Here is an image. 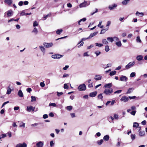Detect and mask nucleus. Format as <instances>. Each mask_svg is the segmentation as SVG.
<instances>
[{"label":"nucleus","mask_w":147,"mask_h":147,"mask_svg":"<svg viewBox=\"0 0 147 147\" xmlns=\"http://www.w3.org/2000/svg\"><path fill=\"white\" fill-rule=\"evenodd\" d=\"M113 92V90L112 88H106L104 90L103 93L107 96H109L112 95Z\"/></svg>","instance_id":"1"},{"label":"nucleus","mask_w":147,"mask_h":147,"mask_svg":"<svg viewBox=\"0 0 147 147\" xmlns=\"http://www.w3.org/2000/svg\"><path fill=\"white\" fill-rule=\"evenodd\" d=\"M86 86L84 84L80 85L78 88V89L82 91H85L86 89Z\"/></svg>","instance_id":"2"},{"label":"nucleus","mask_w":147,"mask_h":147,"mask_svg":"<svg viewBox=\"0 0 147 147\" xmlns=\"http://www.w3.org/2000/svg\"><path fill=\"white\" fill-rule=\"evenodd\" d=\"M135 62L134 61L133 62H130L125 66V69H128L132 67L135 64Z\"/></svg>","instance_id":"3"},{"label":"nucleus","mask_w":147,"mask_h":147,"mask_svg":"<svg viewBox=\"0 0 147 147\" xmlns=\"http://www.w3.org/2000/svg\"><path fill=\"white\" fill-rule=\"evenodd\" d=\"M44 46L46 48H49L53 46V44L52 42L47 43L44 42L43 44Z\"/></svg>","instance_id":"4"},{"label":"nucleus","mask_w":147,"mask_h":147,"mask_svg":"<svg viewBox=\"0 0 147 147\" xmlns=\"http://www.w3.org/2000/svg\"><path fill=\"white\" fill-rule=\"evenodd\" d=\"M119 80L121 81L126 82L128 80V78L126 76L122 75L121 76Z\"/></svg>","instance_id":"5"},{"label":"nucleus","mask_w":147,"mask_h":147,"mask_svg":"<svg viewBox=\"0 0 147 147\" xmlns=\"http://www.w3.org/2000/svg\"><path fill=\"white\" fill-rule=\"evenodd\" d=\"M117 6V5L116 4H113L109 5L108 7V8L110 10H112L116 8Z\"/></svg>","instance_id":"6"},{"label":"nucleus","mask_w":147,"mask_h":147,"mask_svg":"<svg viewBox=\"0 0 147 147\" xmlns=\"http://www.w3.org/2000/svg\"><path fill=\"white\" fill-rule=\"evenodd\" d=\"M27 145L25 142L23 143H19L17 144L16 146V147H27Z\"/></svg>","instance_id":"7"},{"label":"nucleus","mask_w":147,"mask_h":147,"mask_svg":"<svg viewBox=\"0 0 147 147\" xmlns=\"http://www.w3.org/2000/svg\"><path fill=\"white\" fill-rule=\"evenodd\" d=\"M120 100L121 101L125 102L128 101L129 98L125 96H123L120 99Z\"/></svg>","instance_id":"8"},{"label":"nucleus","mask_w":147,"mask_h":147,"mask_svg":"<svg viewBox=\"0 0 147 147\" xmlns=\"http://www.w3.org/2000/svg\"><path fill=\"white\" fill-rule=\"evenodd\" d=\"M63 56V55H61L59 54H56L52 55L51 57L53 59H59L62 57Z\"/></svg>","instance_id":"9"},{"label":"nucleus","mask_w":147,"mask_h":147,"mask_svg":"<svg viewBox=\"0 0 147 147\" xmlns=\"http://www.w3.org/2000/svg\"><path fill=\"white\" fill-rule=\"evenodd\" d=\"M90 3H88L86 1H84V2L80 4V7H84L87 5H88Z\"/></svg>","instance_id":"10"},{"label":"nucleus","mask_w":147,"mask_h":147,"mask_svg":"<svg viewBox=\"0 0 147 147\" xmlns=\"http://www.w3.org/2000/svg\"><path fill=\"white\" fill-rule=\"evenodd\" d=\"M35 109V107H33L32 106H30L29 107L28 106L27 107L26 110L28 112H30L31 111H33Z\"/></svg>","instance_id":"11"},{"label":"nucleus","mask_w":147,"mask_h":147,"mask_svg":"<svg viewBox=\"0 0 147 147\" xmlns=\"http://www.w3.org/2000/svg\"><path fill=\"white\" fill-rule=\"evenodd\" d=\"M112 83H109L105 84L104 86V88H111V87L112 86Z\"/></svg>","instance_id":"12"},{"label":"nucleus","mask_w":147,"mask_h":147,"mask_svg":"<svg viewBox=\"0 0 147 147\" xmlns=\"http://www.w3.org/2000/svg\"><path fill=\"white\" fill-rule=\"evenodd\" d=\"M43 145L44 143L42 141H39L36 144V145L37 147H43Z\"/></svg>","instance_id":"13"},{"label":"nucleus","mask_w":147,"mask_h":147,"mask_svg":"<svg viewBox=\"0 0 147 147\" xmlns=\"http://www.w3.org/2000/svg\"><path fill=\"white\" fill-rule=\"evenodd\" d=\"M102 78V76L99 75H96L94 77V79L96 81L100 80Z\"/></svg>","instance_id":"14"},{"label":"nucleus","mask_w":147,"mask_h":147,"mask_svg":"<svg viewBox=\"0 0 147 147\" xmlns=\"http://www.w3.org/2000/svg\"><path fill=\"white\" fill-rule=\"evenodd\" d=\"M4 2L9 5H10L12 4L13 1L12 0H5Z\"/></svg>","instance_id":"15"},{"label":"nucleus","mask_w":147,"mask_h":147,"mask_svg":"<svg viewBox=\"0 0 147 147\" xmlns=\"http://www.w3.org/2000/svg\"><path fill=\"white\" fill-rule=\"evenodd\" d=\"M6 13H7V16L8 17H10L13 15V12L12 10H10L7 11Z\"/></svg>","instance_id":"16"},{"label":"nucleus","mask_w":147,"mask_h":147,"mask_svg":"<svg viewBox=\"0 0 147 147\" xmlns=\"http://www.w3.org/2000/svg\"><path fill=\"white\" fill-rule=\"evenodd\" d=\"M39 48L41 51L43 53V55H44L45 52V49L44 47L42 46H39Z\"/></svg>","instance_id":"17"},{"label":"nucleus","mask_w":147,"mask_h":147,"mask_svg":"<svg viewBox=\"0 0 147 147\" xmlns=\"http://www.w3.org/2000/svg\"><path fill=\"white\" fill-rule=\"evenodd\" d=\"M98 32H94L93 33H91L88 37V38H89V39L91 38L93 36L96 35L98 34Z\"/></svg>","instance_id":"18"},{"label":"nucleus","mask_w":147,"mask_h":147,"mask_svg":"<svg viewBox=\"0 0 147 147\" xmlns=\"http://www.w3.org/2000/svg\"><path fill=\"white\" fill-rule=\"evenodd\" d=\"M97 92L96 91L90 94L89 96L91 97H94L96 95Z\"/></svg>","instance_id":"19"},{"label":"nucleus","mask_w":147,"mask_h":147,"mask_svg":"<svg viewBox=\"0 0 147 147\" xmlns=\"http://www.w3.org/2000/svg\"><path fill=\"white\" fill-rule=\"evenodd\" d=\"M136 16H140L141 17H142L144 15V13L143 12L140 13L138 11H137L136 13Z\"/></svg>","instance_id":"20"},{"label":"nucleus","mask_w":147,"mask_h":147,"mask_svg":"<svg viewBox=\"0 0 147 147\" xmlns=\"http://www.w3.org/2000/svg\"><path fill=\"white\" fill-rule=\"evenodd\" d=\"M136 58L137 60L140 61L142 59L143 57L141 55H139L137 56Z\"/></svg>","instance_id":"21"},{"label":"nucleus","mask_w":147,"mask_h":147,"mask_svg":"<svg viewBox=\"0 0 147 147\" xmlns=\"http://www.w3.org/2000/svg\"><path fill=\"white\" fill-rule=\"evenodd\" d=\"M31 13H25V12L24 11H22V12L20 13V15L21 16H24V15H30L31 14Z\"/></svg>","instance_id":"22"},{"label":"nucleus","mask_w":147,"mask_h":147,"mask_svg":"<svg viewBox=\"0 0 147 147\" xmlns=\"http://www.w3.org/2000/svg\"><path fill=\"white\" fill-rule=\"evenodd\" d=\"M18 96L21 97H23L24 95L23 92L21 90H19L18 92Z\"/></svg>","instance_id":"23"},{"label":"nucleus","mask_w":147,"mask_h":147,"mask_svg":"<svg viewBox=\"0 0 147 147\" xmlns=\"http://www.w3.org/2000/svg\"><path fill=\"white\" fill-rule=\"evenodd\" d=\"M109 136L108 135H107L104 137L103 140H105L107 141L109 140Z\"/></svg>","instance_id":"24"},{"label":"nucleus","mask_w":147,"mask_h":147,"mask_svg":"<svg viewBox=\"0 0 147 147\" xmlns=\"http://www.w3.org/2000/svg\"><path fill=\"white\" fill-rule=\"evenodd\" d=\"M134 90V89L133 88H129L126 94H127L130 93L133 91Z\"/></svg>","instance_id":"25"},{"label":"nucleus","mask_w":147,"mask_h":147,"mask_svg":"<svg viewBox=\"0 0 147 147\" xmlns=\"http://www.w3.org/2000/svg\"><path fill=\"white\" fill-rule=\"evenodd\" d=\"M11 92V90L9 86H8V89H7L6 94H10Z\"/></svg>","instance_id":"26"},{"label":"nucleus","mask_w":147,"mask_h":147,"mask_svg":"<svg viewBox=\"0 0 147 147\" xmlns=\"http://www.w3.org/2000/svg\"><path fill=\"white\" fill-rule=\"evenodd\" d=\"M130 0H124L122 2V3L123 5H126L129 2Z\"/></svg>","instance_id":"27"},{"label":"nucleus","mask_w":147,"mask_h":147,"mask_svg":"<svg viewBox=\"0 0 147 147\" xmlns=\"http://www.w3.org/2000/svg\"><path fill=\"white\" fill-rule=\"evenodd\" d=\"M116 71H113L110 72L109 75L110 76H113L116 74Z\"/></svg>","instance_id":"28"},{"label":"nucleus","mask_w":147,"mask_h":147,"mask_svg":"<svg viewBox=\"0 0 147 147\" xmlns=\"http://www.w3.org/2000/svg\"><path fill=\"white\" fill-rule=\"evenodd\" d=\"M102 43L105 45H107L109 44L108 42L105 39H103L102 40Z\"/></svg>","instance_id":"29"},{"label":"nucleus","mask_w":147,"mask_h":147,"mask_svg":"<svg viewBox=\"0 0 147 147\" xmlns=\"http://www.w3.org/2000/svg\"><path fill=\"white\" fill-rule=\"evenodd\" d=\"M115 44L118 47H121V41L119 40V41L116 42Z\"/></svg>","instance_id":"30"},{"label":"nucleus","mask_w":147,"mask_h":147,"mask_svg":"<svg viewBox=\"0 0 147 147\" xmlns=\"http://www.w3.org/2000/svg\"><path fill=\"white\" fill-rule=\"evenodd\" d=\"M32 32L34 33L35 34H36L38 32V30L36 28H34V30L32 31Z\"/></svg>","instance_id":"31"},{"label":"nucleus","mask_w":147,"mask_h":147,"mask_svg":"<svg viewBox=\"0 0 147 147\" xmlns=\"http://www.w3.org/2000/svg\"><path fill=\"white\" fill-rule=\"evenodd\" d=\"M107 39L111 42H112L114 41L113 38V37H108Z\"/></svg>","instance_id":"32"},{"label":"nucleus","mask_w":147,"mask_h":147,"mask_svg":"<svg viewBox=\"0 0 147 147\" xmlns=\"http://www.w3.org/2000/svg\"><path fill=\"white\" fill-rule=\"evenodd\" d=\"M63 31L62 29H58L57 30L56 32L57 34H60Z\"/></svg>","instance_id":"33"},{"label":"nucleus","mask_w":147,"mask_h":147,"mask_svg":"<svg viewBox=\"0 0 147 147\" xmlns=\"http://www.w3.org/2000/svg\"><path fill=\"white\" fill-rule=\"evenodd\" d=\"M103 142V140L102 139H101L100 140L97 141V144L99 145H101Z\"/></svg>","instance_id":"34"},{"label":"nucleus","mask_w":147,"mask_h":147,"mask_svg":"<svg viewBox=\"0 0 147 147\" xmlns=\"http://www.w3.org/2000/svg\"><path fill=\"white\" fill-rule=\"evenodd\" d=\"M145 132L144 131H141L139 133V135L141 136H143L144 135Z\"/></svg>","instance_id":"35"},{"label":"nucleus","mask_w":147,"mask_h":147,"mask_svg":"<svg viewBox=\"0 0 147 147\" xmlns=\"http://www.w3.org/2000/svg\"><path fill=\"white\" fill-rule=\"evenodd\" d=\"M139 126V124L137 122H134V125H133V127H138Z\"/></svg>","instance_id":"36"},{"label":"nucleus","mask_w":147,"mask_h":147,"mask_svg":"<svg viewBox=\"0 0 147 147\" xmlns=\"http://www.w3.org/2000/svg\"><path fill=\"white\" fill-rule=\"evenodd\" d=\"M66 109L68 111H71L72 109V107L71 106H67L66 107Z\"/></svg>","instance_id":"37"},{"label":"nucleus","mask_w":147,"mask_h":147,"mask_svg":"<svg viewBox=\"0 0 147 147\" xmlns=\"http://www.w3.org/2000/svg\"><path fill=\"white\" fill-rule=\"evenodd\" d=\"M102 94H100L98 96V99H101V100H102V99L103 98V96L102 95Z\"/></svg>","instance_id":"38"},{"label":"nucleus","mask_w":147,"mask_h":147,"mask_svg":"<svg viewBox=\"0 0 147 147\" xmlns=\"http://www.w3.org/2000/svg\"><path fill=\"white\" fill-rule=\"evenodd\" d=\"M131 139L133 140H134L136 138V136L134 134H131Z\"/></svg>","instance_id":"39"},{"label":"nucleus","mask_w":147,"mask_h":147,"mask_svg":"<svg viewBox=\"0 0 147 147\" xmlns=\"http://www.w3.org/2000/svg\"><path fill=\"white\" fill-rule=\"evenodd\" d=\"M89 39V38H88V37L87 38H82L80 42L78 44V45L80 43H81L82 42H83V41L88 39Z\"/></svg>","instance_id":"40"},{"label":"nucleus","mask_w":147,"mask_h":147,"mask_svg":"<svg viewBox=\"0 0 147 147\" xmlns=\"http://www.w3.org/2000/svg\"><path fill=\"white\" fill-rule=\"evenodd\" d=\"M94 53L96 55V56H98L101 54V52L99 51H96Z\"/></svg>","instance_id":"41"},{"label":"nucleus","mask_w":147,"mask_h":147,"mask_svg":"<svg viewBox=\"0 0 147 147\" xmlns=\"http://www.w3.org/2000/svg\"><path fill=\"white\" fill-rule=\"evenodd\" d=\"M108 29V28L107 29H102V30H101V32L100 33V34H104V33H105V32L107 31V30Z\"/></svg>","instance_id":"42"},{"label":"nucleus","mask_w":147,"mask_h":147,"mask_svg":"<svg viewBox=\"0 0 147 147\" xmlns=\"http://www.w3.org/2000/svg\"><path fill=\"white\" fill-rule=\"evenodd\" d=\"M49 106H53L54 107H56L57 106V105L55 104V103H50L49 105Z\"/></svg>","instance_id":"43"},{"label":"nucleus","mask_w":147,"mask_h":147,"mask_svg":"<svg viewBox=\"0 0 147 147\" xmlns=\"http://www.w3.org/2000/svg\"><path fill=\"white\" fill-rule=\"evenodd\" d=\"M136 41L137 42H139L140 43L141 42V40L139 36H138L136 38Z\"/></svg>","instance_id":"44"},{"label":"nucleus","mask_w":147,"mask_h":147,"mask_svg":"<svg viewBox=\"0 0 147 147\" xmlns=\"http://www.w3.org/2000/svg\"><path fill=\"white\" fill-rule=\"evenodd\" d=\"M86 20V19L85 18H83L80 20L78 22V24L79 25H80V22L82 21L84 22Z\"/></svg>","instance_id":"45"},{"label":"nucleus","mask_w":147,"mask_h":147,"mask_svg":"<svg viewBox=\"0 0 147 147\" xmlns=\"http://www.w3.org/2000/svg\"><path fill=\"white\" fill-rule=\"evenodd\" d=\"M105 50L106 52H108L109 50V47L108 45H106L105 47Z\"/></svg>","instance_id":"46"},{"label":"nucleus","mask_w":147,"mask_h":147,"mask_svg":"<svg viewBox=\"0 0 147 147\" xmlns=\"http://www.w3.org/2000/svg\"><path fill=\"white\" fill-rule=\"evenodd\" d=\"M31 101L33 102V101H36V98L35 97L33 96H31Z\"/></svg>","instance_id":"47"},{"label":"nucleus","mask_w":147,"mask_h":147,"mask_svg":"<svg viewBox=\"0 0 147 147\" xmlns=\"http://www.w3.org/2000/svg\"><path fill=\"white\" fill-rule=\"evenodd\" d=\"M96 46L98 47H101L103 46V44H100L98 43H96L95 44Z\"/></svg>","instance_id":"48"},{"label":"nucleus","mask_w":147,"mask_h":147,"mask_svg":"<svg viewBox=\"0 0 147 147\" xmlns=\"http://www.w3.org/2000/svg\"><path fill=\"white\" fill-rule=\"evenodd\" d=\"M114 118L115 119L117 120L118 119V115L116 114H115L114 115Z\"/></svg>","instance_id":"49"},{"label":"nucleus","mask_w":147,"mask_h":147,"mask_svg":"<svg viewBox=\"0 0 147 147\" xmlns=\"http://www.w3.org/2000/svg\"><path fill=\"white\" fill-rule=\"evenodd\" d=\"M50 145L51 147L54 146V143L53 141H51L50 142Z\"/></svg>","instance_id":"50"},{"label":"nucleus","mask_w":147,"mask_h":147,"mask_svg":"<svg viewBox=\"0 0 147 147\" xmlns=\"http://www.w3.org/2000/svg\"><path fill=\"white\" fill-rule=\"evenodd\" d=\"M69 88L67 84H65L64 85V88L65 89H68Z\"/></svg>","instance_id":"51"},{"label":"nucleus","mask_w":147,"mask_h":147,"mask_svg":"<svg viewBox=\"0 0 147 147\" xmlns=\"http://www.w3.org/2000/svg\"><path fill=\"white\" fill-rule=\"evenodd\" d=\"M22 124H21V123H20V125L19 126V127H23L24 128L25 127V123H24L23 122H22Z\"/></svg>","instance_id":"52"},{"label":"nucleus","mask_w":147,"mask_h":147,"mask_svg":"<svg viewBox=\"0 0 147 147\" xmlns=\"http://www.w3.org/2000/svg\"><path fill=\"white\" fill-rule=\"evenodd\" d=\"M121 91H122L121 90H117L115 92H114V93L115 94H116V93L119 94V93H121Z\"/></svg>","instance_id":"53"},{"label":"nucleus","mask_w":147,"mask_h":147,"mask_svg":"<svg viewBox=\"0 0 147 147\" xmlns=\"http://www.w3.org/2000/svg\"><path fill=\"white\" fill-rule=\"evenodd\" d=\"M135 76V74L134 72L131 73L130 75V76L131 77H134Z\"/></svg>","instance_id":"54"},{"label":"nucleus","mask_w":147,"mask_h":147,"mask_svg":"<svg viewBox=\"0 0 147 147\" xmlns=\"http://www.w3.org/2000/svg\"><path fill=\"white\" fill-rule=\"evenodd\" d=\"M57 95L59 96H60L61 95L63 94V93L62 92H57Z\"/></svg>","instance_id":"55"},{"label":"nucleus","mask_w":147,"mask_h":147,"mask_svg":"<svg viewBox=\"0 0 147 147\" xmlns=\"http://www.w3.org/2000/svg\"><path fill=\"white\" fill-rule=\"evenodd\" d=\"M136 111H133L130 112V113L131 115H135L136 113Z\"/></svg>","instance_id":"56"},{"label":"nucleus","mask_w":147,"mask_h":147,"mask_svg":"<svg viewBox=\"0 0 147 147\" xmlns=\"http://www.w3.org/2000/svg\"><path fill=\"white\" fill-rule=\"evenodd\" d=\"M24 3V2L22 1H20L18 3V5L20 6L22 5Z\"/></svg>","instance_id":"57"},{"label":"nucleus","mask_w":147,"mask_h":147,"mask_svg":"<svg viewBox=\"0 0 147 147\" xmlns=\"http://www.w3.org/2000/svg\"><path fill=\"white\" fill-rule=\"evenodd\" d=\"M45 84L43 82H41L40 83V85L41 87H44L45 86Z\"/></svg>","instance_id":"58"},{"label":"nucleus","mask_w":147,"mask_h":147,"mask_svg":"<svg viewBox=\"0 0 147 147\" xmlns=\"http://www.w3.org/2000/svg\"><path fill=\"white\" fill-rule=\"evenodd\" d=\"M43 117L44 119H46L48 117V115L47 114H44L43 115Z\"/></svg>","instance_id":"59"},{"label":"nucleus","mask_w":147,"mask_h":147,"mask_svg":"<svg viewBox=\"0 0 147 147\" xmlns=\"http://www.w3.org/2000/svg\"><path fill=\"white\" fill-rule=\"evenodd\" d=\"M88 52L84 53V54L83 56L84 57L89 56V55L88 54Z\"/></svg>","instance_id":"60"},{"label":"nucleus","mask_w":147,"mask_h":147,"mask_svg":"<svg viewBox=\"0 0 147 147\" xmlns=\"http://www.w3.org/2000/svg\"><path fill=\"white\" fill-rule=\"evenodd\" d=\"M111 22L110 21H108L107 22V24L106 25V27L109 26L111 24Z\"/></svg>","instance_id":"61"},{"label":"nucleus","mask_w":147,"mask_h":147,"mask_svg":"<svg viewBox=\"0 0 147 147\" xmlns=\"http://www.w3.org/2000/svg\"><path fill=\"white\" fill-rule=\"evenodd\" d=\"M27 91L28 92L30 93L32 91V89L30 88H28L27 89Z\"/></svg>","instance_id":"62"},{"label":"nucleus","mask_w":147,"mask_h":147,"mask_svg":"<svg viewBox=\"0 0 147 147\" xmlns=\"http://www.w3.org/2000/svg\"><path fill=\"white\" fill-rule=\"evenodd\" d=\"M38 26V23L36 21L34 22L33 23V26L35 27Z\"/></svg>","instance_id":"63"},{"label":"nucleus","mask_w":147,"mask_h":147,"mask_svg":"<svg viewBox=\"0 0 147 147\" xmlns=\"http://www.w3.org/2000/svg\"><path fill=\"white\" fill-rule=\"evenodd\" d=\"M19 109V107L18 106H16L14 108V110L15 111H17Z\"/></svg>","instance_id":"64"}]
</instances>
